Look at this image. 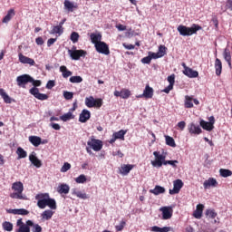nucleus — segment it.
I'll return each mask as SVG.
<instances>
[{
    "label": "nucleus",
    "mask_w": 232,
    "mask_h": 232,
    "mask_svg": "<svg viewBox=\"0 0 232 232\" xmlns=\"http://www.w3.org/2000/svg\"><path fill=\"white\" fill-rule=\"evenodd\" d=\"M35 199L37 201V206L40 209H44L46 206L50 208V209H57V203L55 199L50 198V194L48 193H41L35 196Z\"/></svg>",
    "instance_id": "1"
},
{
    "label": "nucleus",
    "mask_w": 232,
    "mask_h": 232,
    "mask_svg": "<svg viewBox=\"0 0 232 232\" xmlns=\"http://www.w3.org/2000/svg\"><path fill=\"white\" fill-rule=\"evenodd\" d=\"M11 189L13 192L10 194V197L15 200H28L26 195L23 194L24 191V185L23 182L16 181L12 184Z\"/></svg>",
    "instance_id": "2"
},
{
    "label": "nucleus",
    "mask_w": 232,
    "mask_h": 232,
    "mask_svg": "<svg viewBox=\"0 0 232 232\" xmlns=\"http://www.w3.org/2000/svg\"><path fill=\"white\" fill-rule=\"evenodd\" d=\"M177 30L179 35H182V37H189L197 34L198 30H202V26L197 24H192L190 27H188L186 25H179Z\"/></svg>",
    "instance_id": "3"
},
{
    "label": "nucleus",
    "mask_w": 232,
    "mask_h": 232,
    "mask_svg": "<svg viewBox=\"0 0 232 232\" xmlns=\"http://www.w3.org/2000/svg\"><path fill=\"white\" fill-rule=\"evenodd\" d=\"M153 155L155 160L150 162L153 168H162V166H164V162H166V156L159 151H154Z\"/></svg>",
    "instance_id": "4"
},
{
    "label": "nucleus",
    "mask_w": 232,
    "mask_h": 232,
    "mask_svg": "<svg viewBox=\"0 0 232 232\" xmlns=\"http://www.w3.org/2000/svg\"><path fill=\"white\" fill-rule=\"evenodd\" d=\"M87 146L93 150V151H101L102 150V140L95 139V136H92L88 141Z\"/></svg>",
    "instance_id": "5"
},
{
    "label": "nucleus",
    "mask_w": 232,
    "mask_h": 232,
    "mask_svg": "<svg viewBox=\"0 0 232 232\" xmlns=\"http://www.w3.org/2000/svg\"><path fill=\"white\" fill-rule=\"evenodd\" d=\"M32 81H34V78L29 74H22L16 78L17 86H20V88H24Z\"/></svg>",
    "instance_id": "6"
},
{
    "label": "nucleus",
    "mask_w": 232,
    "mask_h": 232,
    "mask_svg": "<svg viewBox=\"0 0 232 232\" xmlns=\"http://www.w3.org/2000/svg\"><path fill=\"white\" fill-rule=\"evenodd\" d=\"M95 50L98 53L102 55H110V46L105 42H100L94 45Z\"/></svg>",
    "instance_id": "7"
},
{
    "label": "nucleus",
    "mask_w": 232,
    "mask_h": 232,
    "mask_svg": "<svg viewBox=\"0 0 232 232\" xmlns=\"http://www.w3.org/2000/svg\"><path fill=\"white\" fill-rule=\"evenodd\" d=\"M16 229L14 232H30V227L28 225V220L24 223L23 222V218H19L16 220Z\"/></svg>",
    "instance_id": "8"
},
{
    "label": "nucleus",
    "mask_w": 232,
    "mask_h": 232,
    "mask_svg": "<svg viewBox=\"0 0 232 232\" xmlns=\"http://www.w3.org/2000/svg\"><path fill=\"white\" fill-rule=\"evenodd\" d=\"M68 53L73 61H79L81 57H86V51L84 50H68Z\"/></svg>",
    "instance_id": "9"
},
{
    "label": "nucleus",
    "mask_w": 232,
    "mask_h": 232,
    "mask_svg": "<svg viewBox=\"0 0 232 232\" xmlns=\"http://www.w3.org/2000/svg\"><path fill=\"white\" fill-rule=\"evenodd\" d=\"M184 186V182L181 179H176L173 181V188L169 190V195H177L180 192Z\"/></svg>",
    "instance_id": "10"
},
{
    "label": "nucleus",
    "mask_w": 232,
    "mask_h": 232,
    "mask_svg": "<svg viewBox=\"0 0 232 232\" xmlns=\"http://www.w3.org/2000/svg\"><path fill=\"white\" fill-rule=\"evenodd\" d=\"M29 92L31 95L35 97V99H38V101H47L48 99V94L41 93L39 92V89L36 87H33L29 90Z\"/></svg>",
    "instance_id": "11"
},
{
    "label": "nucleus",
    "mask_w": 232,
    "mask_h": 232,
    "mask_svg": "<svg viewBox=\"0 0 232 232\" xmlns=\"http://www.w3.org/2000/svg\"><path fill=\"white\" fill-rule=\"evenodd\" d=\"M79 8V5L75 2H72L70 0H64L63 2V9L65 12H73L74 10H77Z\"/></svg>",
    "instance_id": "12"
},
{
    "label": "nucleus",
    "mask_w": 232,
    "mask_h": 232,
    "mask_svg": "<svg viewBox=\"0 0 232 232\" xmlns=\"http://www.w3.org/2000/svg\"><path fill=\"white\" fill-rule=\"evenodd\" d=\"M160 211L162 213L163 220H169L173 217V208L171 207H162Z\"/></svg>",
    "instance_id": "13"
},
{
    "label": "nucleus",
    "mask_w": 232,
    "mask_h": 232,
    "mask_svg": "<svg viewBox=\"0 0 232 232\" xmlns=\"http://www.w3.org/2000/svg\"><path fill=\"white\" fill-rule=\"evenodd\" d=\"M153 92H154L153 88H151L150 85H146L143 91V93L140 94L138 97L140 99H142V97H144L145 99H152Z\"/></svg>",
    "instance_id": "14"
},
{
    "label": "nucleus",
    "mask_w": 232,
    "mask_h": 232,
    "mask_svg": "<svg viewBox=\"0 0 232 232\" xmlns=\"http://www.w3.org/2000/svg\"><path fill=\"white\" fill-rule=\"evenodd\" d=\"M188 130L191 135H200L202 133V129H200V126L193 122L188 125Z\"/></svg>",
    "instance_id": "15"
},
{
    "label": "nucleus",
    "mask_w": 232,
    "mask_h": 232,
    "mask_svg": "<svg viewBox=\"0 0 232 232\" xmlns=\"http://www.w3.org/2000/svg\"><path fill=\"white\" fill-rule=\"evenodd\" d=\"M7 213L11 215H22L23 217H26V215H30V211L25 208H10L6 210Z\"/></svg>",
    "instance_id": "16"
},
{
    "label": "nucleus",
    "mask_w": 232,
    "mask_h": 232,
    "mask_svg": "<svg viewBox=\"0 0 232 232\" xmlns=\"http://www.w3.org/2000/svg\"><path fill=\"white\" fill-rule=\"evenodd\" d=\"M18 59L22 64H29L30 66L35 65V61L28 56H24L23 53L18 54Z\"/></svg>",
    "instance_id": "17"
},
{
    "label": "nucleus",
    "mask_w": 232,
    "mask_h": 232,
    "mask_svg": "<svg viewBox=\"0 0 232 232\" xmlns=\"http://www.w3.org/2000/svg\"><path fill=\"white\" fill-rule=\"evenodd\" d=\"M90 38L91 43L94 44V46L102 42V34H101V33H92Z\"/></svg>",
    "instance_id": "18"
},
{
    "label": "nucleus",
    "mask_w": 232,
    "mask_h": 232,
    "mask_svg": "<svg viewBox=\"0 0 232 232\" xmlns=\"http://www.w3.org/2000/svg\"><path fill=\"white\" fill-rule=\"evenodd\" d=\"M90 117H92L90 111L83 109L80 113L79 121L82 123L88 122V121H90Z\"/></svg>",
    "instance_id": "19"
},
{
    "label": "nucleus",
    "mask_w": 232,
    "mask_h": 232,
    "mask_svg": "<svg viewBox=\"0 0 232 232\" xmlns=\"http://www.w3.org/2000/svg\"><path fill=\"white\" fill-rule=\"evenodd\" d=\"M29 160L31 164L34 165L35 168H41V166H43V162L41 160H38L35 152L34 151L29 155Z\"/></svg>",
    "instance_id": "20"
},
{
    "label": "nucleus",
    "mask_w": 232,
    "mask_h": 232,
    "mask_svg": "<svg viewBox=\"0 0 232 232\" xmlns=\"http://www.w3.org/2000/svg\"><path fill=\"white\" fill-rule=\"evenodd\" d=\"M217 186H218V182L215 178H209L203 183V188L205 189H208V188H217Z\"/></svg>",
    "instance_id": "21"
},
{
    "label": "nucleus",
    "mask_w": 232,
    "mask_h": 232,
    "mask_svg": "<svg viewBox=\"0 0 232 232\" xmlns=\"http://www.w3.org/2000/svg\"><path fill=\"white\" fill-rule=\"evenodd\" d=\"M168 48L164 45H160L159 47V51L157 53H153V58L154 59H160L161 57H164L166 55V51Z\"/></svg>",
    "instance_id": "22"
},
{
    "label": "nucleus",
    "mask_w": 232,
    "mask_h": 232,
    "mask_svg": "<svg viewBox=\"0 0 232 232\" xmlns=\"http://www.w3.org/2000/svg\"><path fill=\"white\" fill-rule=\"evenodd\" d=\"M184 75L187 77H189V79H196V77H198V72L191 69V68H187L186 70H183Z\"/></svg>",
    "instance_id": "23"
},
{
    "label": "nucleus",
    "mask_w": 232,
    "mask_h": 232,
    "mask_svg": "<svg viewBox=\"0 0 232 232\" xmlns=\"http://www.w3.org/2000/svg\"><path fill=\"white\" fill-rule=\"evenodd\" d=\"M27 226H29V227H32V232H42L43 231V227L39 224H35V223H34V221H32L30 219L27 220Z\"/></svg>",
    "instance_id": "24"
},
{
    "label": "nucleus",
    "mask_w": 232,
    "mask_h": 232,
    "mask_svg": "<svg viewBox=\"0 0 232 232\" xmlns=\"http://www.w3.org/2000/svg\"><path fill=\"white\" fill-rule=\"evenodd\" d=\"M57 191L60 195H68V193H70V186L63 183L57 188Z\"/></svg>",
    "instance_id": "25"
},
{
    "label": "nucleus",
    "mask_w": 232,
    "mask_h": 232,
    "mask_svg": "<svg viewBox=\"0 0 232 232\" xmlns=\"http://www.w3.org/2000/svg\"><path fill=\"white\" fill-rule=\"evenodd\" d=\"M60 72L63 79H68V77H72V75H73V72L69 71L65 65L60 66Z\"/></svg>",
    "instance_id": "26"
},
{
    "label": "nucleus",
    "mask_w": 232,
    "mask_h": 232,
    "mask_svg": "<svg viewBox=\"0 0 232 232\" xmlns=\"http://www.w3.org/2000/svg\"><path fill=\"white\" fill-rule=\"evenodd\" d=\"M150 193H152V195H156V196L162 195L163 193H166V188L164 187L157 185L153 189L150 190Z\"/></svg>",
    "instance_id": "27"
},
{
    "label": "nucleus",
    "mask_w": 232,
    "mask_h": 232,
    "mask_svg": "<svg viewBox=\"0 0 232 232\" xmlns=\"http://www.w3.org/2000/svg\"><path fill=\"white\" fill-rule=\"evenodd\" d=\"M29 142H31V144L34 146V148H39V146H41V137L29 136Z\"/></svg>",
    "instance_id": "28"
},
{
    "label": "nucleus",
    "mask_w": 232,
    "mask_h": 232,
    "mask_svg": "<svg viewBox=\"0 0 232 232\" xmlns=\"http://www.w3.org/2000/svg\"><path fill=\"white\" fill-rule=\"evenodd\" d=\"M202 211H204V205L198 204L197 205V208L193 213L195 218H202Z\"/></svg>",
    "instance_id": "29"
},
{
    "label": "nucleus",
    "mask_w": 232,
    "mask_h": 232,
    "mask_svg": "<svg viewBox=\"0 0 232 232\" xmlns=\"http://www.w3.org/2000/svg\"><path fill=\"white\" fill-rule=\"evenodd\" d=\"M133 169V165H121V169H120V173L121 175H128V173H130V171H131Z\"/></svg>",
    "instance_id": "30"
},
{
    "label": "nucleus",
    "mask_w": 232,
    "mask_h": 232,
    "mask_svg": "<svg viewBox=\"0 0 232 232\" xmlns=\"http://www.w3.org/2000/svg\"><path fill=\"white\" fill-rule=\"evenodd\" d=\"M15 15V11L14 9H10L6 15L4 17V19L2 20L3 23L7 24L10 23V21H12V18Z\"/></svg>",
    "instance_id": "31"
},
{
    "label": "nucleus",
    "mask_w": 232,
    "mask_h": 232,
    "mask_svg": "<svg viewBox=\"0 0 232 232\" xmlns=\"http://www.w3.org/2000/svg\"><path fill=\"white\" fill-rule=\"evenodd\" d=\"M201 128H203V130H206L207 131H211L213 130V128H215L214 125H212L211 123H209L208 121H206L204 120H201L199 122Z\"/></svg>",
    "instance_id": "32"
},
{
    "label": "nucleus",
    "mask_w": 232,
    "mask_h": 232,
    "mask_svg": "<svg viewBox=\"0 0 232 232\" xmlns=\"http://www.w3.org/2000/svg\"><path fill=\"white\" fill-rule=\"evenodd\" d=\"M215 70H216V75H221L222 73V61L220 59L217 58L215 61Z\"/></svg>",
    "instance_id": "33"
},
{
    "label": "nucleus",
    "mask_w": 232,
    "mask_h": 232,
    "mask_svg": "<svg viewBox=\"0 0 232 232\" xmlns=\"http://www.w3.org/2000/svg\"><path fill=\"white\" fill-rule=\"evenodd\" d=\"M150 231L152 232H169L171 231V227H158V226H154L151 227Z\"/></svg>",
    "instance_id": "34"
},
{
    "label": "nucleus",
    "mask_w": 232,
    "mask_h": 232,
    "mask_svg": "<svg viewBox=\"0 0 232 232\" xmlns=\"http://www.w3.org/2000/svg\"><path fill=\"white\" fill-rule=\"evenodd\" d=\"M223 57L226 62H227V64L229 67H231V52L229 49L226 48L223 53Z\"/></svg>",
    "instance_id": "35"
},
{
    "label": "nucleus",
    "mask_w": 232,
    "mask_h": 232,
    "mask_svg": "<svg viewBox=\"0 0 232 232\" xmlns=\"http://www.w3.org/2000/svg\"><path fill=\"white\" fill-rule=\"evenodd\" d=\"M63 32H64V30L63 29V26L56 25V26L53 27V29L50 31V34L52 35H54V34H57L58 35H63Z\"/></svg>",
    "instance_id": "36"
},
{
    "label": "nucleus",
    "mask_w": 232,
    "mask_h": 232,
    "mask_svg": "<svg viewBox=\"0 0 232 232\" xmlns=\"http://www.w3.org/2000/svg\"><path fill=\"white\" fill-rule=\"evenodd\" d=\"M184 106L185 108H193V96H185Z\"/></svg>",
    "instance_id": "37"
},
{
    "label": "nucleus",
    "mask_w": 232,
    "mask_h": 232,
    "mask_svg": "<svg viewBox=\"0 0 232 232\" xmlns=\"http://www.w3.org/2000/svg\"><path fill=\"white\" fill-rule=\"evenodd\" d=\"M85 105L87 108H95V98L93 96L85 98Z\"/></svg>",
    "instance_id": "38"
},
{
    "label": "nucleus",
    "mask_w": 232,
    "mask_h": 232,
    "mask_svg": "<svg viewBox=\"0 0 232 232\" xmlns=\"http://www.w3.org/2000/svg\"><path fill=\"white\" fill-rule=\"evenodd\" d=\"M72 195H75L78 198H82V200H86V198H90V196H88V194L79 190H74L72 192Z\"/></svg>",
    "instance_id": "39"
},
{
    "label": "nucleus",
    "mask_w": 232,
    "mask_h": 232,
    "mask_svg": "<svg viewBox=\"0 0 232 232\" xmlns=\"http://www.w3.org/2000/svg\"><path fill=\"white\" fill-rule=\"evenodd\" d=\"M2 227H3L4 231H8V232L14 231V224H12L9 221H5L2 224Z\"/></svg>",
    "instance_id": "40"
},
{
    "label": "nucleus",
    "mask_w": 232,
    "mask_h": 232,
    "mask_svg": "<svg viewBox=\"0 0 232 232\" xmlns=\"http://www.w3.org/2000/svg\"><path fill=\"white\" fill-rule=\"evenodd\" d=\"M52 217H53V211H52L50 209L44 210L42 213V218L44 220H50V218H52Z\"/></svg>",
    "instance_id": "41"
},
{
    "label": "nucleus",
    "mask_w": 232,
    "mask_h": 232,
    "mask_svg": "<svg viewBox=\"0 0 232 232\" xmlns=\"http://www.w3.org/2000/svg\"><path fill=\"white\" fill-rule=\"evenodd\" d=\"M16 155H18V159H26L28 153L23 148L18 147L16 150Z\"/></svg>",
    "instance_id": "42"
},
{
    "label": "nucleus",
    "mask_w": 232,
    "mask_h": 232,
    "mask_svg": "<svg viewBox=\"0 0 232 232\" xmlns=\"http://www.w3.org/2000/svg\"><path fill=\"white\" fill-rule=\"evenodd\" d=\"M126 133H128V130H121L117 132H114L113 137H115V139L124 140V135H126Z\"/></svg>",
    "instance_id": "43"
},
{
    "label": "nucleus",
    "mask_w": 232,
    "mask_h": 232,
    "mask_svg": "<svg viewBox=\"0 0 232 232\" xmlns=\"http://www.w3.org/2000/svg\"><path fill=\"white\" fill-rule=\"evenodd\" d=\"M155 59L153 57V52H149V55L141 59L142 64H150L151 63V60Z\"/></svg>",
    "instance_id": "44"
},
{
    "label": "nucleus",
    "mask_w": 232,
    "mask_h": 232,
    "mask_svg": "<svg viewBox=\"0 0 232 232\" xmlns=\"http://www.w3.org/2000/svg\"><path fill=\"white\" fill-rule=\"evenodd\" d=\"M165 140L167 146H170V148H175L177 146L175 140L171 136H166Z\"/></svg>",
    "instance_id": "45"
},
{
    "label": "nucleus",
    "mask_w": 232,
    "mask_h": 232,
    "mask_svg": "<svg viewBox=\"0 0 232 232\" xmlns=\"http://www.w3.org/2000/svg\"><path fill=\"white\" fill-rule=\"evenodd\" d=\"M60 119L61 121H63V122H66L68 121H71V119H73V113H72V111H70L69 112L62 115Z\"/></svg>",
    "instance_id": "46"
},
{
    "label": "nucleus",
    "mask_w": 232,
    "mask_h": 232,
    "mask_svg": "<svg viewBox=\"0 0 232 232\" xmlns=\"http://www.w3.org/2000/svg\"><path fill=\"white\" fill-rule=\"evenodd\" d=\"M69 81L72 84H81V82H82V77H81V76H71Z\"/></svg>",
    "instance_id": "47"
},
{
    "label": "nucleus",
    "mask_w": 232,
    "mask_h": 232,
    "mask_svg": "<svg viewBox=\"0 0 232 232\" xmlns=\"http://www.w3.org/2000/svg\"><path fill=\"white\" fill-rule=\"evenodd\" d=\"M219 174L221 177H224V179H227V177H231L232 171L229 169H220Z\"/></svg>",
    "instance_id": "48"
},
{
    "label": "nucleus",
    "mask_w": 232,
    "mask_h": 232,
    "mask_svg": "<svg viewBox=\"0 0 232 232\" xmlns=\"http://www.w3.org/2000/svg\"><path fill=\"white\" fill-rule=\"evenodd\" d=\"M2 99H4V102H5V104H12L13 101L12 98H10V96L8 95V93H6V92H4V93L2 94Z\"/></svg>",
    "instance_id": "49"
},
{
    "label": "nucleus",
    "mask_w": 232,
    "mask_h": 232,
    "mask_svg": "<svg viewBox=\"0 0 232 232\" xmlns=\"http://www.w3.org/2000/svg\"><path fill=\"white\" fill-rule=\"evenodd\" d=\"M86 176L85 175H83V174H82V175H80L79 177H77L76 179H75V182L77 183V184H84V182H86Z\"/></svg>",
    "instance_id": "50"
},
{
    "label": "nucleus",
    "mask_w": 232,
    "mask_h": 232,
    "mask_svg": "<svg viewBox=\"0 0 232 232\" xmlns=\"http://www.w3.org/2000/svg\"><path fill=\"white\" fill-rule=\"evenodd\" d=\"M79 33H77V32H72V34H71V41L72 42V43H78L79 42Z\"/></svg>",
    "instance_id": "51"
},
{
    "label": "nucleus",
    "mask_w": 232,
    "mask_h": 232,
    "mask_svg": "<svg viewBox=\"0 0 232 232\" xmlns=\"http://www.w3.org/2000/svg\"><path fill=\"white\" fill-rule=\"evenodd\" d=\"M124 226H126V221L122 219L119 225L115 226L116 231H122L124 229Z\"/></svg>",
    "instance_id": "52"
},
{
    "label": "nucleus",
    "mask_w": 232,
    "mask_h": 232,
    "mask_svg": "<svg viewBox=\"0 0 232 232\" xmlns=\"http://www.w3.org/2000/svg\"><path fill=\"white\" fill-rule=\"evenodd\" d=\"M168 164L169 166H172V168H177V164H179V160H166L164 162V166H168Z\"/></svg>",
    "instance_id": "53"
},
{
    "label": "nucleus",
    "mask_w": 232,
    "mask_h": 232,
    "mask_svg": "<svg viewBox=\"0 0 232 232\" xmlns=\"http://www.w3.org/2000/svg\"><path fill=\"white\" fill-rule=\"evenodd\" d=\"M72 168V165L68 162H65L63 167L61 168V172L62 173H66L70 169Z\"/></svg>",
    "instance_id": "54"
},
{
    "label": "nucleus",
    "mask_w": 232,
    "mask_h": 232,
    "mask_svg": "<svg viewBox=\"0 0 232 232\" xmlns=\"http://www.w3.org/2000/svg\"><path fill=\"white\" fill-rule=\"evenodd\" d=\"M130 94L131 92H130V90H127V89L121 90V99H128Z\"/></svg>",
    "instance_id": "55"
},
{
    "label": "nucleus",
    "mask_w": 232,
    "mask_h": 232,
    "mask_svg": "<svg viewBox=\"0 0 232 232\" xmlns=\"http://www.w3.org/2000/svg\"><path fill=\"white\" fill-rule=\"evenodd\" d=\"M63 97L66 99V101H70L73 99V92L65 91L63 92Z\"/></svg>",
    "instance_id": "56"
},
{
    "label": "nucleus",
    "mask_w": 232,
    "mask_h": 232,
    "mask_svg": "<svg viewBox=\"0 0 232 232\" xmlns=\"http://www.w3.org/2000/svg\"><path fill=\"white\" fill-rule=\"evenodd\" d=\"M206 215L208 218H215L217 217V212H215V210L208 209Z\"/></svg>",
    "instance_id": "57"
},
{
    "label": "nucleus",
    "mask_w": 232,
    "mask_h": 232,
    "mask_svg": "<svg viewBox=\"0 0 232 232\" xmlns=\"http://www.w3.org/2000/svg\"><path fill=\"white\" fill-rule=\"evenodd\" d=\"M167 81H168V82H169V85L174 86V84H175V74H171V75L168 76Z\"/></svg>",
    "instance_id": "58"
},
{
    "label": "nucleus",
    "mask_w": 232,
    "mask_h": 232,
    "mask_svg": "<svg viewBox=\"0 0 232 232\" xmlns=\"http://www.w3.org/2000/svg\"><path fill=\"white\" fill-rule=\"evenodd\" d=\"M54 86H55V81L50 80L47 82L45 88L47 90H52V88H53Z\"/></svg>",
    "instance_id": "59"
},
{
    "label": "nucleus",
    "mask_w": 232,
    "mask_h": 232,
    "mask_svg": "<svg viewBox=\"0 0 232 232\" xmlns=\"http://www.w3.org/2000/svg\"><path fill=\"white\" fill-rule=\"evenodd\" d=\"M102 106V99H94V108H101Z\"/></svg>",
    "instance_id": "60"
},
{
    "label": "nucleus",
    "mask_w": 232,
    "mask_h": 232,
    "mask_svg": "<svg viewBox=\"0 0 232 232\" xmlns=\"http://www.w3.org/2000/svg\"><path fill=\"white\" fill-rule=\"evenodd\" d=\"M49 126L53 128V130H56V131H59V130H61V125H59L58 123L51 122Z\"/></svg>",
    "instance_id": "61"
},
{
    "label": "nucleus",
    "mask_w": 232,
    "mask_h": 232,
    "mask_svg": "<svg viewBox=\"0 0 232 232\" xmlns=\"http://www.w3.org/2000/svg\"><path fill=\"white\" fill-rule=\"evenodd\" d=\"M30 82H32L33 86H36V87H39L42 84L41 80H34V78H33V81H31Z\"/></svg>",
    "instance_id": "62"
},
{
    "label": "nucleus",
    "mask_w": 232,
    "mask_h": 232,
    "mask_svg": "<svg viewBox=\"0 0 232 232\" xmlns=\"http://www.w3.org/2000/svg\"><path fill=\"white\" fill-rule=\"evenodd\" d=\"M57 42V38H51L47 41V46L50 48L52 44H54Z\"/></svg>",
    "instance_id": "63"
},
{
    "label": "nucleus",
    "mask_w": 232,
    "mask_h": 232,
    "mask_svg": "<svg viewBox=\"0 0 232 232\" xmlns=\"http://www.w3.org/2000/svg\"><path fill=\"white\" fill-rule=\"evenodd\" d=\"M226 7L232 12V0H227Z\"/></svg>",
    "instance_id": "64"
}]
</instances>
